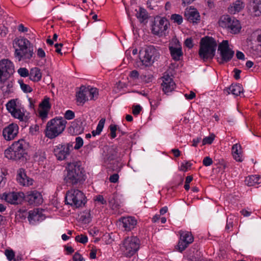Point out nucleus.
<instances>
[{
	"label": "nucleus",
	"mask_w": 261,
	"mask_h": 261,
	"mask_svg": "<svg viewBox=\"0 0 261 261\" xmlns=\"http://www.w3.org/2000/svg\"><path fill=\"white\" fill-rule=\"evenodd\" d=\"M206 5L210 8L212 9L214 7V0H205Z\"/></svg>",
	"instance_id": "obj_62"
},
{
	"label": "nucleus",
	"mask_w": 261,
	"mask_h": 261,
	"mask_svg": "<svg viewBox=\"0 0 261 261\" xmlns=\"http://www.w3.org/2000/svg\"><path fill=\"white\" fill-rule=\"evenodd\" d=\"M18 126L16 124L12 123L5 127L3 131V136L7 141L13 140L18 133Z\"/></svg>",
	"instance_id": "obj_22"
},
{
	"label": "nucleus",
	"mask_w": 261,
	"mask_h": 261,
	"mask_svg": "<svg viewBox=\"0 0 261 261\" xmlns=\"http://www.w3.org/2000/svg\"><path fill=\"white\" fill-rule=\"evenodd\" d=\"M37 56L39 58L44 59L45 57V53L42 48H39L37 50Z\"/></svg>",
	"instance_id": "obj_53"
},
{
	"label": "nucleus",
	"mask_w": 261,
	"mask_h": 261,
	"mask_svg": "<svg viewBox=\"0 0 261 261\" xmlns=\"http://www.w3.org/2000/svg\"><path fill=\"white\" fill-rule=\"evenodd\" d=\"M243 8V3L240 1H237L228 8V11L231 14H235L242 10Z\"/></svg>",
	"instance_id": "obj_34"
},
{
	"label": "nucleus",
	"mask_w": 261,
	"mask_h": 261,
	"mask_svg": "<svg viewBox=\"0 0 261 261\" xmlns=\"http://www.w3.org/2000/svg\"><path fill=\"white\" fill-rule=\"evenodd\" d=\"M185 16L187 20L193 23H198L200 21V16L197 10L192 7L186 9Z\"/></svg>",
	"instance_id": "obj_23"
},
{
	"label": "nucleus",
	"mask_w": 261,
	"mask_h": 261,
	"mask_svg": "<svg viewBox=\"0 0 261 261\" xmlns=\"http://www.w3.org/2000/svg\"><path fill=\"white\" fill-rule=\"evenodd\" d=\"M233 218H228L227 220L226 225L225 227V229L229 231L231 230L232 228L233 227Z\"/></svg>",
	"instance_id": "obj_44"
},
{
	"label": "nucleus",
	"mask_w": 261,
	"mask_h": 261,
	"mask_svg": "<svg viewBox=\"0 0 261 261\" xmlns=\"http://www.w3.org/2000/svg\"><path fill=\"white\" fill-rule=\"evenodd\" d=\"M142 108L140 106L137 105L134 106L133 108V113L134 115H137L139 114Z\"/></svg>",
	"instance_id": "obj_57"
},
{
	"label": "nucleus",
	"mask_w": 261,
	"mask_h": 261,
	"mask_svg": "<svg viewBox=\"0 0 261 261\" xmlns=\"http://www.w3.org/2000/svg\"><path fill=\"white\" fill-rule=\"evenodd\" d=\"M84 128L81 121L75 120L71 122V124L69 128L71 134L77 135L82 133Z\"/></svg>",
	"instance_id": "obj_27"
},
{
	"label": "nucleus",
	"mask_w": 261,
	"mask_h": 261,
	"mask_svg": "<svg viewBox=\"0 0 261 261\" xmlns=\"http://www.w3.org/2000/svg\"><path fill=\"white\" fill-rule=\"evenodd\" d=\"M25 198L24 194L23 192H9L4 193L1 196V199L5 200L8 203L13 204H17L21 203Z\"/></svg>",
	"instance_id": "obj_15"
},
{
	"label": "nucleus",
	"mask_w": 261,
	"mask_h": 261,
	"mask_svg": "<svg viewBox=\"0 0 261 261\" xmlns=\"http://www.w3.org/2000/svg\"><path fill=\"white\" fill-rule=\"evenodd\" d=\"M13 46L15 49L14 56L18 61L28 63L34 56L33 45L27 38H16L13 41Z\"/></svg>",
	"instance_id": "obj_1"
},
{
	"label": "nucleus",
	"mask_w": 261,
	"mask_h": 261,
	"mask_svg": "<svg viewBox=\"0 0 261 261\" xmlns=\"http://www.w3.org/2000/svg\"><path fill=\"white\" fill-rule=\"evenodd\" d=\"M42 74L40 70L38 68H32L30 73V79L34 82H38L41 80Z\"/></svg>",
	"instance_id": "obj_33"
},
{
	"label": "nucleus",
	"mask_w": 261,
	"mask_h": 261,
	"mask_svg": "<svg viewBox=\"0 0 261 261\" xmlns=\"http://www.w3.org/2000/svg\"><path fill=\"white\" fill-rule=\"evenodd\" d=\"M6 106L7 110L13 117L21 121L24 119V109L17 99L9 100Z\"/></svg>",
	"instance_id": "obj_11"
},
{
	"label": "nucleus",
	"mask_w": 261,
	"mask_h": 261,
	"mask_svg": "<svg viewBox=\"0 0 261 261\" xmlns=\"http://www.w3.org/2000/svg\"><path fill=\"white\" fill-rule=\"evenodd\" d=\"M67 121L63 118H56L49 121L46 126L45 136L54 139L60 135L65 129Z\"/></svg>",
	"instance_id": "obj_5"
},
{
	"label": "nucleus",
	"mask_w": 261,
	"mask_h": 261,
	"mask_svg": "<svg viewBox=\"0 0 261 261\" xmlns=\"http://www.w3.org/2000/svg\"><path fill=\"white\" fill-rule=\"evenodd\" d=\"M248 34H250L246 39L248 45H250L251 53L256 57H261V29H257L253 32L247 30Z\"/></svg>",
	"instance_id": "obj_6"
},
{
	"label": "nucleus",
	"mask_w": 261,
	"mask_h": 261,
	"mask_svg": "<svg viewBox=\"0 0 261 261\" xmlns=\"http://www.w3.org/2000/svg\"><path fill=\"white\" fill-rule=\"evenodd\" d=\"M75 240L76 241L83 243L85 244L88 242V238L86 236L81 234L78 235L75 237Z\"/></svg>",
	"instance_id": "obj_43"
},
{
	"label": "nucleus",
	"mask_w": 261,
	"mask_h": 261,
	"mask_svg": "<svg viewBox=\"0 0 261 261\" xmlns=\"http://www.w3.org/2000/svg\"><path fill=\"white\" fill-rule=\"evenodd\" d=\"M215 137V136L214 134H211V135L205 137L202 140V144H211L214 140Z\"/></svg>",
	"instance_id": "obj_42"
},
{
	"label": "nucleus",
	"mask_w": 261,
	"mask_h": 261,
	"mask_svg": "<svg viewBox=\"0 0 261 261\" xmlns=\"http://www.w3.org/2000/svg\"><path fill=\"white\" fill-rule=\"evenodd\" d=\"M105 122V119H101L98 122V124L97 126L96 130H94L92 131V134L93 136H95L96 135H99L101 132Z\"/></svg>",
	"instance_id": "obj_36"
},
{
	"label": "nucleus",
	"mask_w": 261,
	"mask_h": 261,
	"mask_svg": "<svg viewBox=\"0 0 261 261\" xmlns=\"http://www.w3.org/2000/svg\"><path fill=\"white\" fill-rule=\"evenodd\" d=\"M49 110L39 108V115L42 119H45Z\"/></svg>",
	"instance_id": "obj_48"
},
{
	"label": "nucleus",
	"mask_w": 261,
	"mask_h": 261,
	"mask_svg": "<svg viewBox=\"0 0 261 261\" xmlns=\"http://www.w3.org/2000/svg\"><path fill=\"white\" fill-rule=\"evenodd\" d=\"M168 22L167 20L163 17H158L154 19L152 25L151 31L153 34L162 36L168 29Z\"/></svg>",
	"instance_id": "obj_13"
},
{
	"label": "nucleus",
	"mask_w": 261,
	"mask_h": 261,
	"mask_svg": "<svg viewBox=\"0 0 261 261\" xmlns=\"http://www.w3.org/2000/svg\"><path fill=\"white\" fill-rule=\"evenodd\" d=\"M191 166L192 164L190 162L184 161L181 163L179 168L181 171L186 172L190 169Z\"/></svg>",
	"instance_id": "obj_40"
},
{
	"label": "nucleus",
	"mask_w": 261,
	"mask_h": 261,
	"mask_svg": "<svg viewBox=\"0 0 261 261\" xmlns=\"http://www.w3.org/2000/svg\"><path fill=\"white\" fill-rule=\"evenodd\" d=\"M218 50L219 53L220 64L229 61L234 55V51L229 47L228 41L223 40L218 46Z\"/></svg>",
	"instance_id": "obj_12"
},
{
	"label": "nucleus",
	"mask_w": 261,
	"mask_h": 261,
	"mask_svg": "<svg viewBox=\"0 0 261 261\" xmlns=\"http://www.w3.org/2000/svg\"><path fill=\"white\" fill-rule=\"evenodd\" d=\"M119 179V176L117 174H114L110 177V181L113 183L117 182Z\"/></svg>",
	"instance_id": "obj_59"
},
{
	"label": "nucleus",
	"mask_w": 261,
	"mask_h": 261,
	"mask_svg": "<svg viewBox=\"0 0 261 261\" xmlns=\"http://www.w3.org/2000/svg\"><path fill=\"white\" fill-rule=\"evenodd\" d=\"M169 50L172 59L175 61L180 60L182 55L181 46L176 38L172 39L169 44Z\"/></svg>",
	"instance_id": "obj_18"
},
{
	"label": "nucleus",
	"mask_w": 261,
	"mask_h": 261,
	"mask_svg": "<svg viewBox=\"0 0 261 261\" xmlns=\"http://www.w3.org/2000/svg\"><path fill=\"white\" fill-rule=\"evenodd\" d=\"M161 86L163 91L168 94L175 89L176 85L171 76L169 74H164L162 77Z\"/></svg>",
	"instance_id": "obj_21"
},
{
	"label": "nucleus",
	"mask_w": 261,
	"mask_h": 261,
	"mask_svg": "<svg viewBox=\"0 0 261 261\" xmlns=\"http://www.w3.org/2000/svg\"><path fill=\"white\" fill-rule=\"evenodd\" d=\"M76 102L78 105H83L88 100L86 87H81L76 95Z\"/></svg>",
	"instance_id": "obj_28"
},
{
	"label": "nucleus",
	"mask_w": 261,
	"mask_h": 261,
	"mask_svg": "<svg viewBox=\"0 0 261 261\" xmlns=\"http://www.w3.org/2000/svg\"><path fill=\"white\" fill-rule=\"evenodd\" d=\"M39 108L49 110L50 105L49 104V98H45L39 105Z\"/></svg>",
	"instance_id": "obj_38"
},
{
	"label": "nucleus",
	"mask_w": 261,
	"mask_h": 261,
	"mask_svg": "<svg viewBox=\"0 0 261 261\" xmlns=\"http://www.w3.org/2000/svg\"><path fill=\"white\" fill-rule=\"evenodd\" d=\"M49 110L39 108V115L42 119H45Z\"/></svg>",
	"instance_id": "obj_47"
},
{
	"label": "nucleus",
	"mask_w": 261,
	"mask_h": 261,
	"mask_svg": "<svg viewBox=\"0 0 261 261\" xmlns=\"http://www.w3.org/2000/svg\"><path fill=\"white\" fill-rule=\"evenodd\" d=\"M190 259L193 261H200V253L198 251H196V256H190Z\"/></svg>",
	"instance_id": "obj_61"
},
{
	"label": "nucleus",
	"mask_w": 261,
	"mask_h": 261,
	"mask_svg": "<svg viewBox=\"0 0 261 261\" xmlns=\"http://www.w3.org/2000/svg\"><path fill=\"white\" fill-rule=\"evenodd\" d=\"M25 198L31 204L39 205L43 202L41 194L37 191L28 192Z\"/></svg>",
	"instance_id": "obj_24"
},
{
	"label": "nucleus",
	"mask_w": 261,
	"mask_h": 261,
	"mask_svg": "<svg viewBox=\"0 0 261 261\" xmlns=\"http://www.w3.org/2000/svg\"><path fill=\"white\" fill-rule=\"evenodd\" d=\"M184 96L186 99L188 100H191L193 99L194 98H195L196 94L193 91H190L189 94L186 93L184 94Z\"/></svg>",
	"instance_id": "obj_58"
},
{
	"label": "nucleus",
	"mask_w": 261,
	"mask_h": 261,
	"mask_svg": "<svg viewBox=\"0 0 261 261\" xmlns=\"http://www.w3.org/2000/svg\"><path fill=\"white\" fill-rule=\"evenodd\" d=\"M64 117L68 120L72 119L74 117V113L71 110H67L64 114Z\"/></svg>",
	"instance_id": "obj_51"
},
{
	"label": "nucleus",
	"mask_w": 261,
	"mask_h": 261,
	"mask_svg": "<svg viewBox=\"0 0 261 261\" xmlns=\"http://www.w3.org/2000/svg\"><path fill=\"white\" fill-rule=\"evenodd\" d=\"M140 247V241L135 236L127 237L122 241L120 249L126 256H132L138 250Z\"/></svg>",
	"instance_id": "obj_9"
},
{
	"label": "nucleus",
	"mask_w": 261,
	"mask_h": 261,
	"mask_svg": "<svg viewBox=\"0 0 261 261\" xmlns=\"http://www.w3.org/2000/svg\"><path fill=\"white\" fill-rule=\"evenodd\" d=\"M220 27L226 29L233 34L239 33L241 30L239 21L228 15H223L220 17L218 21Z\"/></svg>",
	"instance_id": "obj_10"
},
{
	"label": "nucleus",
	"mask_w": 261,
	"mask_h": 261,
	"mask_svg": "<svg viewBox=\"0 0 261 261\" xmlns=\"http://www.w3.org/2000/svg\"><path fill=\"white\" fill-rule=\"evenodd\" d=\"M132 11L141 22L147 18V14L146 10L141 7H138L134 9V11L133 10Z\"/></svg>",
	"instance_id": "obj_32"
},
{
	"label": "nucleus",
	"mask_w": 261,
	"mask_h": 261,
	"mask_svg": "<svg viewBox=\"0 0 261 261\" xmlns=\"http://www.w3.org/2000/svg\"><path fill=\"white\" fill-rule=\"evenodd\" d=\"M217 43L211 37H205L200 40L199 55L203 60L212 59L215 54Z\"/></svg>",
	"instance_id": "obj_3"
},
{
	"label": "nucleus",
	"mask_w": 261,
	"mask_h": 261,
	"mask_svg": "<svg viewBox=\"0 0 261 261\" xmlns=\"http://www.w3.org/2000/svg\"><path fill=\"white\" fill-rule=\"evenodd\" d=\"M87 200L84 194L77 189H71L68 191L65 197V202L75 207L84 206Z\"/></svg>",
	"instance_id": "obj_8"
},
{
	"label": "nucleus",
	"mask_w": 261,
	"mask_h": 261,
	"mask_svg": "<svg viewBox=\"0 0 261 261\" xmlns=\"http://www.w3.org/2000/svg\"><path fill=\"white\" fill-rule=\"evenodd\" d=\"M29 143L23 139L15 141L5 150V156L12 160H26L28 156Z\"/></svg>",
	"instance_id": "obj_2"
},
{
	"label": "nucleus",
	"mask_w": 261,
	"mask_h": 261,
	"mask_svg": "<svg viewBox=\"0 0 261 261\" xmlns=\"http://www.w3.org/2000/svg\"><path fill=\"white\" fill-rule=\"evenodd\" d=\"M185 44L187 47L189 48H192L193 46V43L192 38H187L185 41Z\"/></svg>",
	"instance_id": "obj_56"
},
{
	"label": "nucleus",
	"mask_w": 261,
	"mask_h": 261,
	"mask_svg": "<svg viewBox=\"0 0 261 261\" xmlns=\"http://www.w3.org/2000/svg\"><path fill=\"white\" fill-rule=\"evenodd\" d=\"M180 239L177 246V249L182 252L188 245L193 242L194 238L190 232L186 231H180Z\"/></svg>",
	"instance_id": "obj_14"
},
{
	"label": "nucleus",
	"mask_w": 261,
	"mask_h": 261,
	"mask_svg": "<svg viewBox=\"0 0 261 261\" xmlns=\"http://www.w3.org/2000/svg\"><path fill=\"white\" fill-rule=\"evenodd\" d=\"M54 154L59 161L65 160L70 153V148L67 144H59L54 147Z\"/></svg>",
	"instance_id": "obj_17"
},
{
	"label": "nucleus",
	"mask_w": 261,
	"mask_h": 261,
	"mask_svg": "<svg viewBox=\"0 0 261 261\" xmlns=\"http://www.w3.org/2000/svg\"><path fill=\"white\" fill-rule=\"evenodd\" d=\"M149 102L151 106V109L155 110L160 104V100L150 99Z\"/></svg>",
	"instance_id": "obj_49"
},
{
	"label": "nucleus",
	"mask_w": 261,
	"mask_h": 261,
	"mask_svg": "<svg viewBox=\"0 0 261 261\" xmlns=\"http://www.w3.org/2000/svg\"><path fill=\"white\" fill-rule=\"evenodd\" d=\"M119 225L123 230L126 231H131L137 225V220L132 216L123 217L119 220Z\"/></svg>",
	"instance_id": "obj_19"
},
{
	"label": "nucleus",
	"mask_w": 261,
	"mask_h": 261,
	"mask_svg": "<svg viewBox=\"0 0 261 261\" xmlns=\"http://www.w3.org/2000/svg\"><path fill=\"white\" fill-rule=\"evenodd\" d=\"M171 19L174 22L177 23L178 24H180L183 21L182 16L179 14H172L171 16Z\"/></svg>",
	"instance_id": "obj_39"
},
{
	"label": "nucleus",
	"mask_w": 261,
	"mask_h": 261,
	"mask_svg": "<svg viewBox=\"0 0 261 261\" xmlns=\"http://www.w3.org/2000/svg\"><path fill=\"white\" fill-rule=\"evenodd\" d=\"M261 184V176L258 175H252L246 177V185L249 187L254 186Z\"/></svg>",
	"instance_id": "obj_31"
},
{
	"label": "nucleus",
	"mask_w": 261,
	"mask_h": 261,
	"mask_svg": "<svg viewBox=\"0 0 261 261\" xmlns=\"http://www.w3.org/2000/svg\"><path fill=\"white\" fill-rule=\"evenodd\" d=\"M87 94H89L90 100H95L97 98L98 95V91L96 88H86Z\"/></svg>",
	"instance_id": "obj_35"
},
{
	"label": "nucleus",
	"mask_w": 261,
	"mask_h": 261,
	"mask_svg": "<svg viewBox=\"0 0 261 261\" xmlns=\"http://www.w3.org/2000/svg\"><path fill=\"white\" fill-rule=\"evenodd\" d=\"M5 254L7 256V258L9 260H12L13 259V261H16L15 259H14L15 253L14 251L11 249H7L5 250Z\"/></svg>",
	"instance_id": "obj_41"
},
{
	"label": "nucleus",
	"mask_w": 261,
	"mask_h": 261,
	"mask_svg": "<svg viewBox=\"0 0 261 261\" xmlns=\"http://www.w3.org/2000/svg\"><path fill=\"white\" fill-rule=\"evenodd\" d=\"M83 145V140L80 137H76L75 139V144L74 145L75 149H79Z\"/></svg>",
	"instance_id": "obj_45"
},
{
	"label": "nucleus",
	"mask_w": 261,
	"mask_h": 261,
	"mask_svg": "<svg viewBox=\"0 0 261 261\" xmlns=\"http://www.w3.org/2000/svg\"><path fill=\"white\" fill-rule=\"evenodd\" d=\"M73 261H85L83 256L79 253H75L73 256Z\"/></svg>",
	"instance_id": "obj_55"
},
{
	"label": "nucleus",
	"mask_w": 261,
	"mask_h": 261,
	"mask_svg": "<svg viewBox=\"0 0 261 261\" xmlns=\"http://www.w3.org/2000/svg\"><path fill=\"white\" fill-rule=\"evenodd\" d=\"M232 154L236 161H243V152L241 146L236 144L232 147Z\"/></svg>",
	"instance_id": "obj_30"
},
{
	"label": "nucleus",
	"mask_w": 261,
	"mask_h": 261,
	"mask_svg": "<svg viewBox=\"0 0 261 261\" xmlns=\"http://www.w3.org/2000/svg\"><path fill=\"white\" fill-rule=\"evenodd\" d=\"M17 180L23 186H31L33 184V179L28 177L22 169H20L17 172Z\"/></svg>",
	"instance_id": "obj_25"
},
{
	"label": "nucleus",
	"mask_w": 261,
	"mask_h": 261,
	"mask_svg": "<svg viewBox=\"0 0 261 261\" xmlns=\"http://www.w3.org/2000/svg\"><path fill=\"white\" fill-rule=\"evenodd\" d=\"M21 89L25 93H30L32 91L33 89L29 85L24 83L22 80H18V81Z\"/></svg>",
	"instance_id": "obj_37"
},
{
	"label": "nucleus",
	"mask_w": 261,
	"mask_h": 261,
	"mask_svg": "<svg viewBox=\"0 0 261 261\" xmlns=\"http://www.w3.org/2000/svg\"><path fill=\"white\" fill-rule=\"evenodd\" d=\"M110 205L113 210H117L119 207V204H116L114 200H112L110 201Z\"/></svg>",
	"instance_id": "obj_64"
},
{
	"label": "nucleus",
	"mask_w": 261,
	"mask_h": 261,
	"mask_svg": "<svg viewBox=\"0 0 261 261\" xmlns=\"http://www.w3.org/2000/svg\"><path fill=\"white\" fill-rule=\"evenodd\" d=\"M140 59L142 64L145 66L152 64L160 56L158 47L154 46H148L141 49L140 52Z\"/></svg>",
	"instance_id": "obj_7"
},
{
	"label": "nucleus",
	"mask_w": 261,
	"mask_h": 261,
	"mask_svg": "<svg viewBox=\"0 0 261 261\" xmlns=\"http://www.w3.org/2000/svg\"><path fill=\"white\" fill-rule=\"evenodd\" d=\"M45 217L42 214V210L36 208L30 211L29 212L28 219L30 222L32 224H34L36 222L41 221Z\"/></svg>",
	"instance_id": "obj_26"
},
{
	"label": "nucleus",
	"mask_w": 261,
	"mask_h": 261,
	"mask_svg": "<svg viewBox=\"0 0 261 261\" xmlns=\"http://www.w3.org/2000/svg\"><path fill=\"white\" fill-rule=\"evenodd\" d=\"M243 87L239 84H232L230 86L228 87L225 90L228 94L231 93L232 94L238 96L241 94L243 95Z\"/></svg>",
	"instance_id": "obj_29"
},
{
	"label": "nucleus",
	"mask_w": 261,
	"mask_h": 261,
	"mask_svg": "<svg viewBox=\"0 0 261 261\" xmlns=\"http://www.w3.org/2000/svg\"><path fill=\"white\" fill-rule=\"evenodd\" d=\"M233 72L234 73V78L236 80L240 79V75L241 72V70L236 68L234 69Z\"/></svg>",
	"instance_id": "obj_63"
},
{
	"label": "nucleus",
	"mask_w": 261,
	"mask_h": 261,
	"mask_svg": "<svg viewBox=\"0 0 261 261\" xmlns=\"http://www.w3.org/2000/svg\"><path fill=\"white\" fill-rule=\"evenodd\" d=\"M18 73L22 77H27L30 75L29 70L25 68H20L18 70Z\"/></svg>",
	"instance_id": "obj_46"
},
{
	"label": "nucleus",
	"mask_w": 261,
	"mask_h": 261,
	"mask_svg": "<svg viewBox=\"0 0 261 261\" xmlns=\"http://www.w3.org/2000/svg\"><path fill=\"white\" fill-rule=\"evenodd\" d=\"M39 126L38 125H33L30 127V133L32 135H35L39 132Z\"/></svg>",
	"instance_id": "obj_52"
},
{
	"label": "nucleus",
	"mask_w": 261,
	"mask_h": 261,
	"mask_svg": "<svg viewBox=\"0 0 261 261\" xmlns=\"http://www.w3.org/2000/svg\"><path fill=\"white\" fill-rule=\"evenodd\" d=\"M14 71V66L11 61L8 59H3L0 61V82L2 81L3 77H7L12 74Z\"/></svg>",
	"instance_id": "obj_16"
},
{
	"label": "nucleus",
	"mask_w": 261,
	"mask_h": 261,
	"mask_svg": "<svg viewBox=\"0 0 261 261\" xmlns=\"http://www.w3.org/2000/svg\"><path fill=\"white\" fill-rule=\"evenodd\" d=\"M213 163V160L208 156L204 158L203 160V164L205 166H209Z\"/></svg>",
	"instance_id": "obj_54"
},
{
	"label": "nucleus",
	"mask_w": 261,
	"mask_h": 261,
	"mask_svg": "<svg viewBox=\"0 0 261 261\" xmlns=\"http://www.w3.org/2000/svg\"><path fill=\"white\" fill-rule=\"evenodd\" d=\"M247 12L252 17L261 15V0H248Z\"/></svg>",
	"instance_id": "obj_20"
},
{
	"label": "nucleus",
	"mask_w": 261,
	"mask_h": 261,
	"mask_svg": "<svg viewBox=\"0 0 261 261\" xmlns=\"http://www.w3.org/2000/svg\"><path fill=\"white\" fill-rule=\"evenodd\" d=\"M95 201L100 202L101 204L106 203V201L104 199L103 197L101 195H98L96 197Z\"/></svg>",
	"instance_id": "obj_60"
},
{
	"label": "nucleus",
	"mask_w": 261,
	"mask_h": 261,
	"mask_svg": "<svg viewBox=\"0 0 261 261\" xmlns=\"http://www.w3.org/2000/svg\"><path fill=\"white\" fill-rule=\"evenodd\" d=\"M110 129L111 132V137L112 138H114L116 137V132L117 130V126L114 124H111L110 126Z\"/></svg>",
	"instance_id": "obj_50"
},
{
	"label": "nucleus",
	"mask_w": 261,
	"mask_h": 261,
	"mask_svg": "<svg viewBox=\"0 0 261 261\" xmlns=\"http://www.w3.org/2000/svg\"><path fill=\"white\" fill-rule=\"evenodd\" d=\"M66 170L64 179L67 184L74 185L84 179L83 169L77 163H69Z\"/></svg>",
	"instance_id": "obj_4"
}]
</instances>
